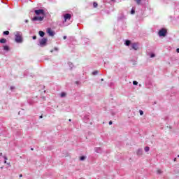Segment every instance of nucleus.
<instances>
[{
  "label": "nucleus",
  "mask_w": 179,
  "mask_h": 179,
  "mask_svg": "<svg viewBox=\"0 0 179 179\" xmlns=\"http://www.w3.org/2000/svg\"><path fill=\"white\" fill-rule=\"evenodd\" d=\"M158 34L159 37H166V35L167 34V29L162 28L161 30H159Z\"/></svg>",
  "instance_id": "obj_1"
},
{
  "label": "nucleus",
  "mask_w": 179,
  "mask_h": 179,
  "mask_svg": "<svg viewBox=\"0 0 179 179\" xmlns=\"http://www.w3.org/2000/svg\"><path fill=\"white\" fill-rule=\"evenodd\" d=\"M15 41L16 43H22V34L20 33H17L15 34Z\"/></svg>",
  "instance_id": "obj_2"
},
{
  "label": "nucleus",
  "mask_w": 179,
  "mask_h": 179,
  "mask_svg": "<svg viewBox=\"0 0 179 179\" xmlns=\"http://www.w3.org/2000/svg\"><path fill=\"white\" fill-rule=\"evenodd\" d=\"M43 20H44V17H38V16H35L32 18V21L33 22H43Z\"/></svg>",
  "instance_id": "obj_3"
},
{
  "label": "nucleus",
  "mask_w": 179,
  "mask_h": 179,
  "mask_svg": "<svg viewBox=\"0 0 179 179\" xmlns=\"http://www.w3.org/2000/svg\"><path fill=\"white\" fill-rule=\"evenodd\" d=\"M64 23H65L66 20H71V17H72V15L69 13H66L64 15Z\"/></svg>",
  "instance_id": "obj_4"
},
{
  "label": "nucleus",
  "mask_w": 179,
  "mask_h": 179,
  "mask_svg": "<svg viewBox=\"0 0 179 179\" xmlns=\"http://www.w3.org/2000/svg\"><path fill=\"white\" fill-rule=\"evenodd\" d=\"M34 13L36 14V15H44V10L43 9H39V10H34Z\"/></svg>",
  "instance_id": "obj_5"
},
{
  "label": "nucleus",
  "mask_w": 179,
  "mask_h": 179,
  "mask_svg": "<svg viewBox=\"0 0 179 179\" xmlns=\"http://www.w3.org/2000/svg\"><path fill=\"white\" fill-rule=\"evenodd\" d=\"M47 43V38H43L41 41H40V45H45Z\"/></svg>",
  "instance_id": "obj_6"
},
{
  "label": "nucleus",
  "mask_w": 179,
  "mask_h": 179,
  "mask_svg": "<svg viewBox=\"0 0 179 179\" xmlns=\"http://www.w3.org/2000/svg\"><path fill=\"white\" fill-rule=\"evenodd\" d=\"M131 48H132L133 50H135V51H136V50H138V48H139L138 47V43H133V44L131 45Z\"/></svg>",
  "instance_id": "obj_7"
},
{
  "label": "nucleus",
  "mask_w": 179,
  "mask_h": 179,
  "mask_svg": "<svg viewBox=\"0 0 179 179\" xmlns=\"http://www.w3.org/2000/svg\"><path fill=\"white\" fill-rule=\"evenodd\" d=\"M48 33L49 36H54V31L52 30H51V29H50V28L48 29Z\"/></svg>",
  "instance_id": "obj_8"
},
{
  "label": "nucleus",
  "mask_w": 179,
  "mask_h": 179,
  "mask_svg": "<svg viewBox=\"0 0 179 179\" xmlns=\"http://www.w3.org/2000/svg\"><path fill=\"white\" fill-rule=\"evenodd\" d=\"M38 34H39V36H40L41 37H44V35H45V34L44 31H39Z\"/></svg>",
  "instance_id": "obj_9"
},
{
  "label": "nucleus",
  "mask_w": 179,
  "mask_h": 179,
  "mask_svg": "<svg viewBox=\"0 0 179 179\" xmlns=\"http://www.w3.org/2000/svg\"><path fill=\"white\" fill-rule=\"evenodd\" d=\"M0 43L1 44H5V43H6V38H1L0 39Z\"/></svg>",
  "instance_id": "obj_10"
},
{
  "label": "nucleus",
  "mask_w": 179,
  "mask_h": 179,
  "mask_svg": "<svg viewBox=\"0 0 179 179\" xmlns=\"http://www.w3.org/2000/svg\"><path fill=\"white\" fill-rule=\"evenodd\" d=\"M3 50H5V51H9V46L8 45L3 46Z\"/></svg>",
  "instance_id": "obj_11"
},
{
  "label": "nucleus",
  "mask_w": 179,
  "mask_h": 179,
  "mask_svg": "<svg viewBox=\"0 0 179 179\" xmlns=\"http://www.w3.org/2000/svg\"><path fill=\"white\" fill-rule=\"evenodd\" d=\"M137 155H138V156H141V155H142V150H138V151H137Z\"/></svg>",
  "instance_id": "obj_12"
},
{
  "label": "nucleus",
  "mask_w": 179,
  "mask_h": 179,
  "mask_svg": "<svg viewBox=\"0 0 179 179\" xmlns=\"http://www.w3.org/2000/svg\"><path fill=\"white\" fill-rule=\"evenodd\" d=\"M3 34H4V36H9V31H3Z\"/></svg>",
  "instance_id": "obj_13"
},
{
  "label": "nucleus",
  "mask_w": 179,
  "mask_h": 179,
  "mask_svg": "<svg viewBox=\"0 0 179 179\" xmlns=\"http://www.w3.org/2000/svg\"><path fill=\"white\" fill-rule=\"evenodd\" d=\"M144 150L145 152H149V150H150V148L148 146H147L144 148Z\"/></svg>",
  "instance_id": "obj_14"
},
{
  "label": "nucleus",
  "mask_w": 179,
  "mask_h": 179,
  "mask_svg": "<svg viewBox=\"0 0 179 179\" xmlns=\"http://www.w3.org/2000/svg\"><path fill=\"white\" fill-rule=\"evenodd\" d=\"M126 45H129V44H131V41L129 40H127L125 42Z\"/></svg>",
  "instance_id": "obj_15"
},
{
  "label": "nucleus",
  "mask_w": 179,
  "mask_h": 179,
  "mask_svg": "<svg viewBox=\"0 0 179 179\" xmlns=\"http://www.w3.org/2000/svg\"><path fill=\"white\" fill-rule=\"evenodd\" d=\"M61 97H65L66 96V93L65 92H62L60 94Z\"/></svg>",
  "instance_id": "obj_16"
},
{
  "label": "nucleus",
  "mask_w": 179,
  "mask_h": 179,
  "mask_svg": "<svg viewBox=\"0 0 179 179\" xmlns=\"http://www.w3.org/2000/svg\"><path fill=\"white\" fill-rule=\"evenodd\" d=\"M98 5H99V4H97V2H94V3H93V7H94V8H97Z\"/></svg>",
  "instance_id": "obj_17"
},
{
  "label": "nucleus",
  "mask_w": 179,
  "mask_h": 179,
  "mask_svg": "<svg viewBox=\"0 0 179 179\" xmlns=\"http://www.w3.org/2000/svg\"><path fill=\"white\" fill-rule=\"evenodd\" d=\"M85 159H86V157H85V156H82L80 157V160H81V161L85 160Z\"/></svg>",
  "instance_id": "obj_18"
},
{
  "label": "nucleus",
  "mask_w": 179,
  "mask_h": 179,
  "mask_svg": "<svg viewBox=\"0 0 179 179\" xmlns=\"http://www.w3.org/2000/svg\"><path fill=\"white\" fill-rule=\"evenodd\" d=\"M142 0H136V3H137V5H141V1Z\"/></svg>",
  "instance_id": "obj_19"
},
{
  "label": "nucleus",
  "mask_w": 179,
  "mask_h": 179,
  "mask_svg": "<svg viewBox=\"0 0 179 179\" xmlns=\"http://www.w3.org/2000/svg\"><path fill=\"white\" fill-rule=\"evenodd\" d=\"M162 170H160V169L157 170V174H162Z\"/></svg>",
  "instance_id": "obj_20"
},
{
  "label": "nucleus",
  "mask_w": 179,
  "mask_h": 179,
  "mask_svg": "<svg viewBox=\"0 0 179 179\" xmlns=\"http://www.w3.org/2000/svg\"><path fill=\"white\" fill-rule=\"evenodd\" d=\"M156 57V55L154 53H152L150 55V58H155Z\"/></svg>",
  "instance_id": "obj_21"
},
{
  "label": "nucleus",
  "mask_w": 179,
  "mask_h": 179,
  "mask_svg": "<svg viewBox=\"0 0 179 179\" xmlns=\"http://www.w3.org/2000/svg\"><path fill=\"white\" fill-rule=\"evenodd\" d=\"M131 15L135 14V10L132 9V10H131Z\"/></svg>",
  "instance_id": "obj_22"
},
{
  "label": "nucleus",
  "mask_w": 179,
  "mask_h": 179,
  "mask_svg": "<svg viewBox=\"0 0 179 179\" xmlns=\"http://www.w3.org/2000/svg\"><path fill=\"white\" fill-rule=\"evenodd\" d=\"M133 85H134L135 86H136V85H138V81H134V82H133Z\"/></svg>",
  "instance_id": "obj_23"
},
{
  "label": "nucleus",
  "mask_w": 179,
  "mask_h": 179,
  "mask_svg": "<svg viewBox=\"0 0 179 179\" xmlns=\"http://www.w3.org/2000/svg\"><path fill=\"white\" fill-rule=\"evenodd\" d=\"M97 73H98L97 71H94V72L92 73L93 75H97Z\"/></svg>",
  "instance_id": "obj_24"
},
{
  "label": "nucleus",
  "mask_w": 179,
  "mask_h": 179,
  "mask_svg": "<svg viewBox=\"0 0 179 179\" xmlns=\"http://www.w3.org/2000/svg\"><path fill=\"white\" fill-rule=\"evenodd\" d=\"M32 38H33V40H36V39L37 38V36H34L32 37Z\"/></svg>",
  "instance_id": "obj_25"
},
{
  "label": "nucleus",
  "mask_w": 179,
  "mask_h": 179,
  "mask_svg": "<svg viewBox=\"0 0 179 179\" xmlns=\"http://www.w3.org/2000/svg\"><path fill=\"white\" fill-rule=\"evenodd\" d=\"M143 114V111L140 110V115H142Z\"/></svg>",
  "instance_id": "obj_26"
},
{
  "label": "nucleus",
  "mask_w": 179,
  "mask_h": 179,
  "mask_svg": "<svg viewBox=\"0 0 179 179\" xmlns=\"http://www.w3.org/2000/svg\"><path fill=\"white\" fill-rule=\"evenodd\" d=\"M109 125H113V121L109 122Z\"/></svg>",
  "instance_id": "obj_27"
},
{
  "label": "nucleus",
  "mask_w": 179,
  "mask_h": 179,
  "mask_svg": "<svg viewBox=\"0 0 179 179\" xmlns=\"http://www.w3.org/2000/svg\"><path fill=\"white\" fill-rule=\"evenodd\" d=\"M4 159L5 160H8V158L6 157H5ZM4 163H6V161H5Z\"/></svg>",
  "instance_id": "obj_28"
},
{
  "label": "nucleus",
  "mask_w": 179,
  "mask_h": 179,
  "mask_svg": "<svg viewBox=\"0 0 179 179\" xmlns=\"http://www.w3.org/2000/svg\"><path fill=\"white\" fill-rule=\"evenodd\" d=\"M176 52L179 54V48L176 49Z\"/></svg>",
  "instance_id": "obj_29"
},
{
  "label": "nucleus",
  "mask_w": 179,
  "mask_h": 179,
  "mask_svg": "<svg viewBox=\"0 0 179 179\" xmlns=\"http://www.w3.org/2000/svg\"><path fill=\"white\" fill-rule=\"evenodd\" d=\"M13 89H15V87H10L11 90H13Z\"/></svg>",
  "instance_id": "obj_30"
},
{
  "label": "nucleus",
  "mask_w": 179,
  "mask_h": 179,
  "mask_svg": "<svg viewBox=\"0 0 179 179\" xmlns=\"http://www.w3.org/2000/svg\"><path fill=\"white\" fill-rule=\"evenodd\" d=\"M54 50H55V51H58V48H55Z\"/></svg>",
  "instance_id": "obj_31"
},
{
  "label": "nucleus",
  "mask_w": 179,
  "mask_h": 179,
  "mask_svg": "<svg viewBox=\"0 0 179 179\" xmlns=\"http://www.w3.org/2000/svg\"><path fill=\"white\" fill-rule=\"evenodd\" d=\"M173 162H177V158H174Z\"/></svg>",
  "instance_id": "obj_32"
},
{
  "label": "nucleus",
  "mask_w": 179,
  "mask_h": 179,
  "mask_svg": "<svg viewBox=\"0 0 179 179\" xmlns=\"http://www.w3.org/2000/svg\"><path fill=\"white\" fill-rule=\"evenodd\" d=\"M63 38H64V40H66V36H64L63 37Z\"/></svg>",
  "instance_id": "obj_33"
},
{
  "label": "nucleus",
  "mask_w": 179,
  "mask_h": 179,
  "mask_svg": "<svg viewBox=\"0 0 179 179\" xmlns=\"http://www.w3.org/2000/svg\"><path fill=\"white\" fill-rule=\"evenodd\" d=\"M20 178L23 177V175L20 174Z\"/></svg>",
  "instance_id": "obj_34"
},
{
  "label": "nucleus",
  "mask_w": 179,
  "mask_h": 179,
  "mask_svg": "<svg viewBox=\"0 0 179 179\" xmlns=\"http://www.w3.org/2000/svg\"><path fill=\"white\" fill-rule=\"evenodd\" d=\"M40 118H43V115H41V116H40Z\"/></svg>",
  "instance_id": "obj_35"
},
{
  "label": "nucleus",
  "mask_w": 179,
  "mask_h": 179,
  "mask_svg": "<svg viewBox=\"0 0 179 179\" xmlns=\"http://www.w3.org/2000/svg\"><path fill=\"white\" fill-rule=\"evenodd\" d=\"M0 169H3V166H1Z\"/></svg>",
  "instance_id": "obj_36"
},
{
  "label": "nucleus",
  "mask_w": 179,
  "mask_h": 179,
  "mask_svg": "<svg viewBox=\"0 0 179 179\" xmlns=\"http://www.w3.org/2000/svg\"><path fill=\"white\" fill-rule=\"evenodd\" d=\"M27 22H29V20H26V23H27Z\"/></svg>",
  "instance_id": "obj_37"
},
{
  "label": "nucleus",
  "mask_w": 179,
  "mask_h": 179,
  "mask_svg": "<svg viewBox=\"0 0 179 179\" xmlns=\"http://www.w3.org/2000/svg\"><path fill=\"white\" fill-rule=\"evenodd\" d=\"M1 155H2V153H1V152H0V156H1Z\"/></svg>",
  "instance_id": "obj_38"
},
{
  "label": "nucleus",
  "mask_w": 179,
  "mask_h": 179,
  "mask_svg": "<svg viewBox=\"0 0 179 179\" xmlns=\"http://www.w3.org/2000/svg\"><path fill=\"white\" fill-rule=\"evenodd\" d=\"M69 121H70V122H71V119H69Z\"/></svg>",
  "instance_id": "obj_39"
},
{
  "label": "nucleus",
  "mask_w": 179,
  "mask_h": 179,
  "mask_svg": "<svg viewBox=\"0 0 179 179\" xmlns=\"http://www.w3.org/2000/svg\"><path fill=\"white\" fill-rule=\"evenodd\" d=\"M53 50H51L50 52H52Z\"/></svg>",
  "instance_id": "obj_40"
},
{
  "label": "nucleus",
  "mask_w": 179,
  "mask_h": 179,
  "mask_svg": "<svg viewBox=\"0 0 179 179\" xmlns=\"http://www.w3.org/2000/svg\"><path fill=\"white\" fill-rule=\"evenodd\" d=\"M101 80L103 81V79L102 78V79H101Z\"/></svg>",
  "instance_id": "obj_41"
},
{
  "label": "nucleus",
  "mask_w": 179,
  "mask_h": 179,
  "mask_svg": "<svg viewBox=\"0 0 179 179\" xmlns=\"http://www.w3.org/2000/svg\"><path fill=\"white\" fill-rule=\"evenodd\" d=\"M178 157H179V155H178Z\"/></svg>",
  "instance_id": "obj_42"
},
{
  "label": "nucleus",
  "mask_w": 179,
  "mask_h": 179,
  "mask_svg": "<svg viewBox=\"0 0 179 179\" xmlns=\"http://www.w3.org/2000/svg\"><path fill=\"white\" fill-rule=\"evenodd\" d=\"M112 1H115V0H112Z\"/></svg>",
  "instance_id": "obj_43"
}]
</instances>
